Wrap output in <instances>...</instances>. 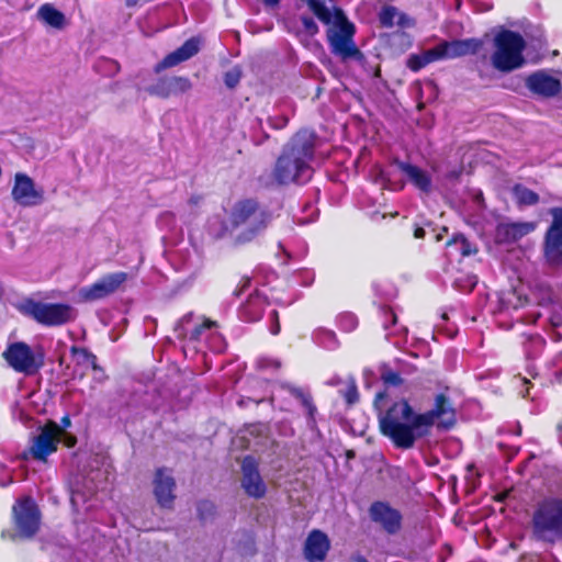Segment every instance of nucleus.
Returning <instances> with one entry per match:
<instances>
[{"label":"nucleus","instance_id":"f257e3e1","mask_svg":"<svg viewBox=\"0 0 562 562\" xmlns=\"http://www.w3.org/2000/svg\"><path fill=\"white\" fill-rule=\"evenodd\" d=\"M435 424L443 429L456 424V412L445 394H438L434 407L422 414L415 413L406 401H401L379 415L381 434L403 450L413 448L417 439L429 435Z\"/></svg>","mask_w":562,"mask_h":562},{"label":"nucleus","instance_id":"f03ea898","mask_svg":"<svg viewBox=\"0 0 562 562\" xmlns=\"http://www.w3.org/2000/svg\"><path fill=\"white\" fill-rule=\"evenodd\" d=\"M316 135L308 130H301L284 145L278 157L272 177L280 184H304L314 173Z\"/></svg>","mask_w":562,"mask_h":562},{"label":"nucleus","instance_id":"7ed1b4c3","mask_svg":"<svg viewBox=\"0 0 562 562\" xmlns=\"http://www.w3.org/2000/svg\"><path fill=\"white\" fill-rule=\"evenodd\" d=\"M305 2L322 23L329 25L326 35L334 55L342 59L353 58L360 55V50L353 41L356 26L348 20L341 9L335 8L334 11H331L321 0H305Z\"/></svg>","mask_w":562,"mask_h":562},{"label":"nucleus","instance_id":"20e7f679","mask_svg":"<svg viewBox=\"0 0 562 562\" xmlns=\"http://www.w3.org/2000/svg\"><path fill=\"white\" fill-rule=\"evenodd\" d=\"M272 213L255 199L238 201L231 213L233 227L239 228L236 240L246 244L261 235L272 222Z\"/></svg>","mask_w":562,"mask_h":562},{"label":"nucleus","instance_id":"39448f33","mask_svg":"<svg viewBox=\"0 0 562 562\" xmlns=\"http://www.w3.org/2000/svg\"><path fill=\"white\" fill-rule=\"evenodd\" d=\"M531 528L537 540L554 543L562 539V498L542 499L533 510Z\"/></svg>","mask_w":562,"mask_h":562},{"label":"nucleus","instance_id":"423d86ee","mask_svg":"<svg viewBox=\"0 0 562 562\" xmlns=\"http://www.w3.org/2000/svg\"><path fill=\"white\" fill-rule=\"evenodd\" d=\"M493 44L491 64L496 70L509 72L525 65L526 41L519 33L502 30L495 35Z\"/></svg>","mask_w":562,"mask_h":562},{"label":"nucleus","instance_id":"0eeeda50","mask_svg":"<svg viewBox=\"0 0 562 562\" xmlns=\"http://www.w3.org/2000/svg\"><path fill=\"white\" fill-rule=\"evenodd\" d=\"M20 311L46 326H60L72 322L77 316L76 310L69 304L43 303L34 300H26Z\"/></svg>","mask_w":562,"mask_h":562},{"label":"nucleus","instance_id":"6e6552de","mask_svg":"<svg viewBox=\"0 0 562 562\" xmlns=\"http://www.w3.org/2000/svg\"><path fill=\"white\" fill-rule=\"evenodd\" d=\"M552 221L544 234L542 255L544 265L554 272L562 271V207L549 210Z\"/></svg>","mask_w":562,"mask_h":562},{"label":"nucleus","instance_id":"1a4fd4ad","mask_svg":"<svg viewBox=\"0 0 562 562\" xmlns=\"http://www.w3.org/2000/svg\"><path fill=\"white\" fill-rule=\"evenodd\" d=\"M2 357L8 364L19 373L32 375L44 364L42 353H36L26 342L16 341L10 344Z\"/></svg>","mask_w":562,"mask_h":562},{"label":"nucleus","instance_id":"9d476101","mask_svg":"<svg viewBox=\"0 0 562 562\" xmlns=\"http://www.w3.org/2000/svg\"><path fill=\"white\" fill-rule=\"evenodd\" d=\"M14 524L23 538L33 537L40 527V512L30 497L19 501L13 506Z\"/></svg>","mask_w":562,"mask_h":562},{"label":"nucleus","instance_id":"9b49d317","mask_svg":"<svg viewBox=\"0 0 562 562\" xmlns=\"http://www.w3.org/2000/svg\"><path fill=\"white\" fill-rule=\"evenodd\" d=\"M98 474L97 472H91L88 475H78L71 482L70 502L76 512H88L94 507V504L87 505V503L90 502L98 492V485L95 484Z\"/></svg>","mask_w":562,"mask_h":562},{"label":"nucleus","instance_id":"f8f14e48","mask_svg":"<svg viewBox=\"0 0 562 562\" xmlns=\"http://www.w3.org/2000/svg\"><path fill=\"white\" fill-rule=\"evenodd\" d=\"M127 279L128 274L123 271L105 274L94 283L82 288L80 295L85 301L102 300L115 293Z\"/></svg>","mask_w":562,"mask_h":562},{"label":"nucleus","instance_id":"ddd939ff","mask_svg":"<svg viewBox=\"0 0 562 562\" xmlns=\"http://www.w3.org/2000/svg\"><path fill=\"white\" fill-rule=\"evenodd\" d=\"M240 485L245 493L252 498L260 499L267 493V486L259 472V463L251 456H246L241 461Z\"/></svg>","mask_w":562,"mask_h":562},{"label":"nucleus","instance_id":"4468645a","mask_svg":"<svg viewBox=\"0 0 562 562\" xmlns=\"http://www.w3.org/2000/svg\"><path fill=\"white\" fill-rule=\"evenodd\" d=\"M60 440V429L56 423H49L32 440L30 453L33 459L46 461L47 457L57 450Z\"/></svg>","mask_w":562,"mask_h":562},{"label":"nucleus","instance_id":"2eb2a0df","mask_svg":"<svg viewBox=\"0 0 562 562\" xmlns=\"http://www.w3.org/2000/svg\"><path fill=\"white\" fill-rule=\"evenodd\" d=\"M11 195L22 206H35L44 201V190L37 189L33 179L22 172H18L14 176Z\"/></svg>","mask_w":562,"mask_h":562},{"label":"nucleus","instance_id":"dca6fc26","mask_svg":"<svg viewBox=\"0 0 562 562\" xmlns=\"http://www.w3.org/2000/svg\"><path fill=\"white\" fill-rule=\"evenodd\" d=\"M525 85L531 93L542 98H553L562 89L560 79L547 70H537L530 74L526 78Z\"/></svg>","mask_w":562,"mask_h":562},{"label":"nucleus","instance_id":"f3484780","mask_svg":"<svg viewBox=\"0 0 562 562\" xmlns=\"http://www.w3.org/2000/svg\"><path fill=\"white\" fill-rule=\"evenodd\" d=\"M369 514L371 519L390 535L396 533L402 527V514L385 502L372 503Z\"/></svg>","mask_w":562,"mask_h":562},{"label":"nucleus","instance_id":"a211bd4d","mask_svg":"<svg viewBox=\"0 0 562 562\" xmlns=\"http://www.w3.org/2000/svg\"><path fill=\"white\" fill-rule=\"evenodd\" d=\"M154 495L160 507L171 508L176 498V481L171 471L158 469L154 477Z\"/></svg>","mask_w":562,"mask_h":562},{"label":"nucleus","instance_id":"6ab92c4d","mask_svg":"<svg viewBox=\"0 0 562 562\" xmlns=\"http://www.w3.org/2000/svg\"><path fill=\"white\" fill-rule=\"evenodd\" d=\"M192 88L189 78L182 76L162 77L154 85L148 87L147 91L151 95L167 99L171 95H178L188 92Z\"/></svg>","mask_w":562,"mask_h":562},{"label":"nucleus","instance_id":"aec40b11","mask_svg":"<svg viewBox=\"0 0 562 562\" xmlns=\"http://www.w3.org/2000/svg\"><path fill=\"white\" fill-rule=\"evenodd\" d=\"M201 48V41L199 37H191L187 40L179 48L169 53L165 58L156 64L155 72H160L167 68L175 67L183 61L189 60L195 56Z\"/></svg>","mask_w":562,"mask_h":562},{"label":"nucleus","instance_id":"412c9836","mask_svg":"<svg viewBox=\"0 0 562 562\" xmlns=\"http://www.w3.org/2000/svg\"><path fill=\"white\" fill-rule=\"evenodd\" d=\"M536 227L537 224L535 222L499 223L495 231V241L506 245L514 244L532 233Z\"/></svg>","mask_w":562,"mask_h":562},{"label":"nucleus","instance_id":"4be33fe9","mask_svg":"<svg viewBox=\"0 0 562 562\" xmlns=\"http://www.w3.org/2000/svg\"><path fill=\"white\" fill-rule=\"evenodd\" d=\"M330 548L327 535L318 529L312 530L304 543V558L308 562H322L325 560Z\"/></svg>","mask_w":562,"mask_h":562},{"label":"nucleus","instance_id":"5701e85b","mask_svg":"<svg viewBox=\"0 0 562 562\" xmlns=\"http://www.w3.org/2000/svg\"><path fill=\"white\" fill-rule=\"evenodd\" d=\"M393 164L397 166L417 190L426 194L431 192L432 180L426 170L398 159H395Z\"/></svg>","mask_w":562,"mask_h":562},{"label":"nucleus","instance_id":"b1692460","mask_svg":"<svg viewBox=\"0 0 562 562\" xmlns=\"http://www.w3.org/2000/svg\"><path fill=\"white\" fill-rule=\"evenodd\" d=\"M442 48L446 59H453L470 54H475L483 45L477 38L442 41Z\"/></svg>","mask_w":562,"mask_h":562},{"label":"nucleus","instance_id":"393cba45","mask_svg":"<svg viewBox=\"0 0 562 562\" xmlns=\"http://www.w3.org/2000/svg\"><path fill=\"white\" fill-rule=\"evenodd\" d=\"M266 305V297L256 292L250 294L247 301L239 307L238 316L244 322H258L263 315Z\"/></svg>","mask_w":562,"mask_h":562},{"label":"nucleus","instance_id":"a878e982","mask_svg":"<svg viewBox=\"0 0 562 562\" xmlns=\"http://www.w3.org/2000/svg\"><path fill=\"white\" fill-rule=\"evenodd\" d=\"M70 355L75 364L72 372L74 378L78 376L79 379H83L87 374V370L95 366L97 356L87 348L71 346Z\"/></svg>","mask_w":562,"mask_h":562},{"label":"nucleus","instance_id":"bb28decb","mask_svg":"<svg viewBox=\"0 0 562 562\" xmlns=\"http://www.w3.org/2000/svg\"><path fill=\"white\" fill-rule=\"evenodd\" d=\"M280 387L301 401L302 405L306 409L308 425L314 424L315 414L317 409L313 403L312 396L308 393H306L303 389L292 385L290 383H280Z\"/></svg>","mask_w":562,"mask_h":562},{"label":"nucleus","instance_id":"cd10ccee","mask_svg":"<svg viewBox=\"0 0 562 562\" xmlns=\"http://www.w3.org/2000/svg\"><path fill=\"white\" fill-rule=\"evenodd\" d=\"M37 16L45 24L57 30L63 29L66 22L65 14L50 3L42 4L37 10Z\"/></svg>","mask_w":562,"mask_h":562},{"label":"nucleus","instance_id":"c85d7f7f","mask_svg":"<svg viewBox=\"0 0 562 562\" xmlns=\"http://www.w3.org/2000/svg\"><path fill=\"white\" fill-rule=\"evenodd\" d=\"M312 339L317 346L327 350H336L339 347L335 331L324 327L316 328L312 334Z\"/></svg>","mask_w":562,"mask_h":562},{"label":"nucleus","instance_id":"c756f323","mask_svg":"<svg viewBox=\"0 0 562 562\" xmlns=\"http://www.w3.org/2000/svg\"><path fill=\"white\" fill-rule=\"evenodd\" d=\"M450 251H457L461 257L471 256L477 252L475 245L471 244L463 235H454L448 243Z\"/></svg>","mask_w":562,"mask_h":562},{"label":"nucleus","instance_id":"7c9ffc66","mask_svg":"<svg viewBox=\"0 0 562 562\" xmlns=\"http://www.w3.org/2000/svg\"><path fill=\"white\" fill-rule=\"evenodd\" d=\"M513 193L517 202L521 205H535L539 201V195L535 191L521 184H516L513 189Z\"/></svg>","mask_w":562,"mask_h":562},{"label":"nucleus","instance_id":"2f4dec72","mask_svg":"<svg viewBox=\"0 0 562 562\" xmlns=\"http://www.w3.org/2000/svg\"><path fill=\"white\" fill-rule=\"evenodd\" d=\"M213 327H216V323L211 319L203 318L201 323L194 322L192 328L190 329V334L187 341H201L202 338L205 336V333L207 330H211Z\"/></svg>","mask_w":562,"mask_h":562},{"label":"nucleus","instance_id":"473e14b6","mask_svg":"<svg viewBox=\"0 0 562 562\" xmlns=\"http://www.w3.org/2000/svg\"><path fill=\"white\" fill-rule=\"evenodd\" d=\"M194 324V314L192 312L187 313L183 315L175 325V333L178 339L187 341L190 329L192 328V325Z\"/></svg>","mask_w":562,"mask_h":562},{"label":"nucleus","instance_id":"72a5a7b5","mask_svg":"<svg viewBox=\"0 0 562 562\" xmlns=\"http://www.w3.org/2000/svg\"><path fill=\"white\" fill-rule=\"evenodd\" d=\"M346 387L339 390V394L345 398L348 405H353L359 401V393L353 376H348L345 382Z\"/></svg>","mask_w":562,"mask_h":562},{"label":"nucleus","instance_id":"f704fd0d","mask_svg":"<svg viewBox=\"0 0 562 562\" xmlns=\"http://www.w3.org/2000/svg\"><path fill=\"white\" fill-rule=\"evenodd\" d=\"M382 314H383V317H384L383 328L386 331L385 338L387 340L391 341V336L392 335H397V334H401V333H406V328L405 327H400V328H396L394 331H391L390 324H392L393 326H396V315L394 314V312L392 310L383 307L382 308Z\"/></svg>","mask_w":562,"mask_h":562},{"label":"nucleus","instance_id":"c9c22d12","mask_svg":"<svg viewBox=\"0 0 562 562\" xmlns=\"http://www.w3.org/2000/svg\"><path fill=\"white\" fill-rule=\"evenodd\" d=\"M338 327L344 331H352L358 326L357 317L351 313H345L337 318Z\"/></svg>","mask_w":562,"mask_h":562},{"label":"nucleus","instance_id":"e433bc0d","mask_svg":"<svg viewBox=\"0 0 562 562\" xmlns=\"http://www.w3.org/2000/svg\"><path fill=\"white\" fill-rule=\"evenodd\" d=\"M397 14H398V12L395 7H392V5L384 7L380 13L381 24L386 27L393 26Z\"/></svg>","mask_w":562,"mask_h":562},{"label":"nucleus","instance_id":"4c0bfd02","mask_svg":"<svg viewBox=\"0 0 562 562\" xmlns=\"http://www.w3.org/2000/svg\"><path fill=\"white\" fill-rule=\"evenodd\" d=\"M423 55L428 64L446 59L441 42L437 46L424 50Z\"/></svg>","mask_w":562,"mask_h":562},{"label":"nucleus","instance_id":"58836bf2","mask_svg":"<svg viewBox=\"0 0 562 562\" xmlns=\"http://www.w3.org/2000/svg\"><path fill=\"white\" fill-rule=\"evenodd\" d=\"M256 366L260 370H278L281 367V362L278 359L269 358V357H260L258 358Z\"/></svg>","mask_w":562,"mask_h":562},{"label":"nucleus","instance_id":"ea45409f","mask_svg":"<svg viewBox=\"0 0 562 562\" xmlns=\"http://www.w3.org/2000/svg\"><path fill=\"white\" fill-rule=\"evenodd\" d=\"M427 65L428 63H426V58L423 53L419 55H411L407 60V66L413 71H418Z\"/></svg>","mask_w":562,"mask_h":562},{"label":"nucleus","instance_id":"a19ab883","mask_svg":"<svg viewBox=\"0 0 562 562\" xmlns=\"http://www.w3.org/2000/svg\"><path fill=\"white\" fill-rule=\"evenodd\" d=\"M240 81V70L234 68L228 70L224 76V82L228 88H235Z\"/></svg>","mask_w":562,"mask_h":562},{"label":"nucleus","instance_id":"79ce46f5","mask_svg":"<svg viewBox=\"0 0 562 562\" xmlns=\"http://www.w3.org/2000/svg\"><path fill=\"white\" fill-rule=\"evenodd\" d=\"M383 382L387 385L397 386L402 384L403 380L401 375L392 370L384 371L381 375Z\"/></svg>","mask_w":562,"mask_h":562},{"label":"nucleus","instance_id":"37998d69","mask_svg":"<svg viewBox=\"0 0 562 562\" xmlns=\"http://www.w3.org/2000/svg\"><path fill=\"white\" fill-rule=\"evenodd\" d=\"M301 22L304 26L305 32L308 35L314 36L315 34L318 33V25L311 16L302 15Z\"/></svg>","mask_w":562,"mask_h":562},{"label":"nucleus","instance_id":"c03bdc74","mask_svg":"<svg viewBox=\"0 0 562 562\" xmlns=\"http://www.w3.org/2000/svg\"><path fill=\"white\" fill-rule=\"evenodd\" d=\"M91 369L93 370V381L97 383L101 384L108 379V375L98 362H95V366H92Z\"/></svg>","mask_w":562,"mask_h":562},{"label":"nucleus","instance_id":"a18cd8bd","mask_svg":"<svg viewBox=\"0 0 562 562\" xmlns=\"http://www.w3.org/2000/svg\"><path fill=\"white\" fill-rule=\"evenodd\" d=\"M270 318L273 322L271 327H270V333L272 335H278L280 333V324H279L278 312L277 311H272L271 314H270Z\"/></svg>","mask_w":562,"mask_h":562},{"label":"nucleus","instance_id":"49530a36","mask_svg":"<svg viewBox=\"0 0 562 562\" xmlns=\"http://www.w3.org/2000/svg\"><path fill=\"white\" fill-rule=\"evenodd\" d=\"M12 482V476L9 472L3 471V474L0 476V486L5 487Z\"/></svg>","mask_w":562,"mask_h":562},{"label":"nucleus","instance_id":"de8ad7c7","mask_svg":"<svg viewBox=\"0 0 562 562\" xmlns=\"http://www.w3.org/2000/svg\"><path fill=\"white\" fill-rule=\"evenodd\" d=\"M346 380H342L339 375H334L330 378L326 384L329 386H339L341 384H345Z\"/></svg>","mask_w":562,"mask_h":562},{"label":"nucleus","instance_id":"09e8293b","mask_svg":"<svg viewBox=\"0 0 562 562\" xmlns=\"http://www.w3.org/2000/svg\"><path fill=\"white\" fill-rule=\"evenodd\" d=\"M270 122L272 124L273 127L276 128H282L283 126L286 125L288 123V120L284 119V117H281V119H278V123H274V121L272 119H270Z\"/></svg>","mask_w":562,"mask_h":562},{"label":"nucleus","instance_id":"8fccbe9b","mask_svg":"<svg viewBox=\"0 0 562 562\" xmlns=\"http://www.w3.org/2000/svg\"><path fill=\"white\" fill-rule=\"evenodd\" d=\"M213 339L216 340L217 342V345L214 347L215 351L221 352L224 349L223 338L220 336H215Z\"/></svg>","mask_w":562,"mask_h":562},{"label":"nucleus","instance_id":"3c124183","mask_svg":"<svg viewBox=\"0 0 562 562\" xmlns=\"http://www.w3.org/2000/svg\"><path fill=\"white\" fill-rule=\"evenodd\" d=\"M546 296L541 300V302H552V290L550 286L546 288Z\"/></svg>","mask_w":562,"mask_h":562},{"label":"nucleus","instance_id":"603ef678","mask_svg":"<svg viewBox=\"0 0 562 562\" xmlns=\"http://www.w3.org/2000/svg\"><path fill=\"white\" fill-rule=\"evenodd\" d=\"M203 509H206V510L213 509V504H211L210 502H202V503H200L199 510L202 512Z\"/></svg>","mask_w":562,"mask_h":562},{"label":"nucleus","instance_id":"864d4df0","mask_svg":"<svg viewBox=\"0 0 562 562\" xmlns=\"http://www.w3.org/2000/svg\"><path fill=\"white\" fill-rule=\"evenodd\" d=\"M414 236H415L416 238H424V236H425V229H424V228H422V227H417V228L415 229V232H414Z\"/></svg>","mask_w":562,"mask_h":562},{"label":"nucleus","instance_id":"5fc2aeb1","mask_svg":"<svg viewBox=\"0 0 562 562\" xmlns=\"http://www.w3.org/2000/svg\"><path fill=\"white\" fill-rule=\"evenodd\" d=\"M267 7H277L280 0H261Z\"/></svg>","mask_w":562,"mask_h":562},{"label":"nucleus","instance_id":"6e6d98bb","mask_svg":"<svg viewBox=\"0 0 562 562\" xmlns=\"http://www.w3.org/2000/svg\"><path fill=\"white\" fill-rule=\"evenodd\" d=\"M140 0H125L127 7L136 5Z\"/></svg>","mask_w":562,"mask_h":562},{"label":"nucleus","instance_id":"4d7b16f0","mask_svg":"<svg viewBox=\"0 0 562 562\" xmlns=\"http://www.w3.org/2000/svg\"><path fill=\"white\" fill-rule=\"evenodd\" d=\"M532 339H533L538 345H541V346H542V345H544V340H543L541 337H539V336H536V337H535V338H532Z\"/></svg>","mask_w":562,"mask_h":562},{"label":"nucleus","instance_id":"13d9d810","mask_svg":"<svg viewBox=\"0 0 562 562\" xmlns=\"http://www.w3.org/2000/svg\"><path fill=\"white\" fill-rule=\"evenodd\" d=\"M379 177H380V179H381V181L383 183H385V181L387 180L383 170L380 171V176Z\"/></svg>","mask_w":562,"mask_h":562},{"label":"nucleus","instance_id":"bf43d9fd","mask_svg":"<svg viewBox=\"0 0 562 562\" xmlns=\"http://www.w3.org/2000/svg\"><path fill=\"white\" fill-rule=\"evenodd\" d=\"M63 424H64L65 426H69V425H70V420H69V418H68V417H64V418H63Z\"/></svg>","mask_w":562,"mask_h":562},{"label":"nucleus","instance_id":"052dcab7","mask_svg":"<svg viewBox=\"0 0 562 562\" xmlns=\"http://www.w3.org/2000/svg\"><path fill=\"white\" fill-rule=\"evenodd\" d=\"M383 397V393H378L375 395V403Z\"/></svg>","mask_w":562,"mask_h":562},{"label":"nucleus","instance_id":"680f3d73","mask_svg":"<svg viewBox=\"0 0 562 562\" xmlns=\"http://www.w3.org/2000/svg\"><path fill=\"white\" fill-rule=\"evenodd\" d=\"M358 562H367V560L364 558H359Z\"/></svg>","mask_w":562,"mask_h":562},{"label":"nucleus","instance_id":"e2e57ef3","mask_svg":"<svg viewBox=\"0 0 562 562\" xmlns=\"http://www.w3.org/2000/svg\"><path fill=\"white\" fill-rule=\"evenodd\" d=\"M476 281H471L470 289H472L475 285Z\"/></svg>","mask_w":562,"mask_h":562},{"label":"nucleus","instance_id":"0e129e2a","mask_svg":"<svg viewBox=\"0 0 562 562\" xmlns=\"http://www.w3.org/2000/svg\"><path fill=\"white\" fill-rule=\"evenodd\" d=\"M441 238H442L441 235H437V237H436L437 240H440Z\"/></svg>","mask_w":562,"mask_h":562},{"label":"nucleus","instance_id":"69168bd1","mask_svg":"<svg viewBox=\"0 0 562 562\" xmlns=\"http://www.w3.org/2000/svg\"><path fill=\"white\" fill-rule=\"evenodd\" d=\"M392 344H394V345H398V344H400V341L395 340V341H392Z\"/></svg>","mask_w":562,"mask_h":562}]
</instances>
